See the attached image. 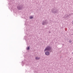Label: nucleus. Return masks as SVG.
Instances as JSON below:
<instances>
[{
    "label": "nucleus",
    "mask_w": 73,
    "mask_h": 73,
    "mask_svg": "<svg viewBox=\"0 0 73 73\" xmlns=\"http://www.w3.org/2000/svg\"><path fill=\"white\" fill-rule=\"evenodd\" d=\"M30 49V48L29 46L28 48H27V50H29Z\"/></svg>",
    "instance_id": "8"
},
{
    "label": "nucleus",
    "mask_w": 73,
    "mask_h": 73,
    "mask_svg": "<svg viewBox=\"0 0 73 73\" xmlns=\"http://www.w3.org/2000/svg\"><path fill=\"white\" fill-rule=\"evenodd\" d=\"M35 59L36 60H39V59H40V57H35Z\"/></svg>",
    "instance_id": "5"
},
{
    "label": "nucleus",
    "mask_w": 73,
    "mask_h": 73,
    "mask_svg": "<svg viewBox=\"0 0 73 73\" xmlns=\"http://www.w3.org/2000/svg\"><path fill=\"white\" fill-rule=\"evenodd\" d=\"M17 8L19 10H21L23 9V7L20 6H17Z\"/></svg>",
    "instance_id": "3"
},
{
    "label": "nucleus",
    "mask_w": 73,
    "mask_h": 73,
    "mask_svg": "<svg viewBox=\"0 0 73 73\" xmlns=\"http://www.w3.org/2000/svg\"><path fill=\"white\" fill-rule=\"evenodd\" d=\"M52 12H53V13H57V11H54V10H53L52 11Z\"/></svg>",
    "instance_id": "6"
},
{
    "label": "nucleus",
    "mask_w": 73,
    "mask_h": 73,
    "mask_svg": "<svg viewBox=\"0 0 73 73\" xmlns=\"http://www.w3.org/2000/svg\"><path fill=\"white\" fill-rule=\"evenodd\" d=\"M72 22H73L72 24H73V21H72Z\"/></svg>",
    "instance_id": "10"
},
{
    "label": "nucleus",
    "mask_w": 73,
    "mask_h": 73,
    "mask_svg": "<svg viewBox=\"0 0 73 73\" xmlns=\"http://www.w3.org/2000/svg\"><path fill=\"white\" fill-rule=\"evenodd\" d=\"M52 50V47L49 46H48L44 50V51H50Z\"/></svg>",
    "instance_id": "1"
},
{
    "label": "nucleus",
    "mask_w": 73,
    "mask_h": 73,
    "mask_svg": "<svg viewBox=\"0 0 73 73\" xmlns=\"http://www.w3.org/2000/svg\"><path fill=\"white\" fill-rule=\"evenodd\" d=\"M42 22V25H46V24H48L47 20H45L44 21H43Z\"/></svg>",
    "instance_id": "2"
},
{
    "label": "nucleus",
    "mask_w": 73,
    "mask_h": 73,
    "mask_svg": "<svg viewBox=\"0 0 73 73\" xmlns=\"http://www.w3.org/2000/svg\"><path fill=\"white\" fill-rule=\"evenodd\" d=\"M33 17H32V16H31L30 17V19H33Z\"/></svg>",
    "instance_id": "7"
},
{
    "label": "nucleus",
    "mask_w": 73,
    "mask_h": 73,
    "mask_svg": "<svg viewBox=\"0 0 73 73\" xmlns=\"http://www.w3.org/2000/svg\"><path fill=\"white\" fill-rule=\"evenodd\" d=\"M69 42H72V41H71V40H70L69 41Z\"/></svg>",
    "instance_id": "9"
},
{
    "label": "nucleus",
    "mask_w": 73,
    "mask_h": 73,
    "mask_svg": "<svg viewBox=\"0 0 73 73\" xmlns=\"http://www.w3.org/2000/svg\"><path fill=\"white\" fill-rule=\"evenodd\" d=\"M49 54H50V53L48 51H47L45 52V54H46V56H49Z\"/></svg>",
    "instance_id": "4"
}]
</instances>
